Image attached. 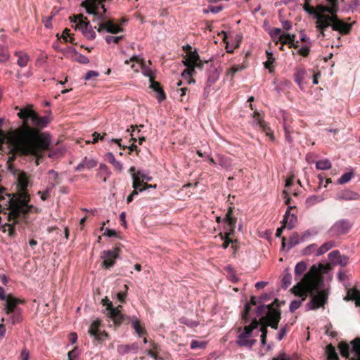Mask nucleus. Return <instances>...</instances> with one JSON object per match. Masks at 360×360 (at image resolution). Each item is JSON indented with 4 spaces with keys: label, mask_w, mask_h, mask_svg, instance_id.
<instances>
[{
    "label": "nucleus",
    "mask_w": 360,
    "mask_h": 360,
    "mask_svg": "<svg viewBox=\"0 0 360 360\" xmlns=\"http://www.w3.org/2000/svg\"><path fill=\"white\" fill-rule=\"evenodd\" d=\"M119 252L120 250L117 248L103 251L101 255V258L103 259L102 266L106 269L113 266L116 259L119 257Z\"/></svg>",
    "instance_id": "1a4fd4ad"
},
{
    "label": "nucleus",
    "mask_w": 360,
    "mask_h": 360,
    "mask_svg": "<svg viewBox=\"0 0 360 360\" xmlns=\"http://www.w3.org/2000/svg\"><path fill=\"white\" fill-rule=\"evenodd\" d=\"M108 16L105 20H100L94 21V22H98V27L97 31L98 32H101L103 30H105L107 32L112 34H117L122 32V29L120 25L115 24L111 20H108Z\"/></svg>",
    "instance_id": "9b49d317"
},
{
    "label": "nucleus",
    "mask_w": 360,
    "mask_h": 360,
    "mask_svg": "<svg viewBox=\"0 0 360 360\" xmlns=\"http://www.w3.org/2000/svg\"><path fill=\"white\" fill-rule=\"evenodd\" d=\"M133 185L132 187L135 190H139V187L143 185V181L139 178H136L134 174L132 175Z\"/></svg>",
    "instance_id": "0e129e2a"
},
{
    "label": "nucleus",
    "mask_w": 360,
    "mask_h": 360,
    "mask_svg": "<svg viewBox=\"0 0 360 360\" xmlns=\"http://www.w3.org/2000/svg\"><path fill=\"white\" fill-rule=\"evenodd\" d=\"M101 325V321L99 319L94 320L89 329V333L91 337H94L96 340L101 341V337L98 334V328Z\"/></svg>",
    "instance_id": "c85d7f7f"
},
{
    "label": "nucleus",
    "mask_w": 360,
    "mask_h": 360,
    "mask_svg": "<svg viewBox=\"0 0 360 360\" xmlns=\"http://www.w3.org/2000/svg\"><path fill=\"white\" fill-rule=\"evenodd\" d=\"M335 246L333 241H328L323 244L319 248L316 250V256H320L329 251Z\"/></svg>",
    "instance_id": "ea45409f"
},
{
    "label": "nucleus",
    "mask_w": 360,
    "mask_h": 360,
    "mask_svg": "<svg viewBox=\"0 0 360 360\" xmlns=\"http://www.w3.org/2000/svg\"><path fill=\"white\" fill-rule=\"evenodd\" d=\"M351 345L342 342L339 344L341 355L348 360H360V338H355Z\"/></svg>",
    "instance_id": "20e7f679"
},
{
    "label": "nucleus",
    "mask_w": 360,
    "mask_h": 360,
    "mask_svg": "<svg viewBox=\"0 0 360 360\" xmlns=\"http://www.w3.org/2000/svg\"><path fill=\"white\" fill-rule=\"evenodd\" d=\"M297 222V217L295 214H292L289 217L288 220H287V223L284 224L286 226V228L289 230L292 229L295 227V225Z\"/></svg>",
    "instance_id": "3c124183"
},
{
    "label": "nucleus",
    "mask_w": 360,
    "mask_h": 360,
    "mask_svg": "<svg viewBox=\"0 0 360 360\" xmlns=\"http://www.w3.org/2000/svg\"><path fill=\"white\" fill-rule=\"evenodd\" d=\"M184 63L186 67H196L198 69H202L204 64H209V61L205 60V62H202L200 59L197 51L194 50L193 51H189L187 53Z\"/></svg>",
    "instance_id": "f8f14e48"
},
{
    "label": "nucleus",
    "mask_w": 360,
    "mask_h": 360,
    "mask_svg": "<svg viewBox=\"0 0 360 360\" xmlns=\"http://www.w3.org/2000/svg\"><path fill=\"white\" fill-rule=\"evenodd\" d=\"M316 167L318 169L326 170L331 167V163L327 159L321 160L316 162Z\"/></svg>",
    "instance_id": "49530a36"
},
{
    "label": "nucleus",
    "mask_w": 360,
    "mask_h": 360,
    "mask_svg": "<svg viewBox=\"0 0 360 360\" xmlns=\"http://www.w3.org/2000/svg\"><path fill=\"white\" fill-rule=\"evenodd\" d=\"M330 26L333 30L338 31L342 34H347L350 32L352 25L340 20L337 14L335 15H329Z\"/></svg>",
    "instance_id": "9d476101"
},
{
    "label": "nucleus",
    "mask_w": 360,
    "mask_h": 360,
    "mask_svg": "<svg viewBox=\"0 0 360 360\" xmlns=\"http://www.w3.org/2000/svg\"><path fill=\"white\" fill-rule=\"evenodd\" d=\"M283 129H284V131H285V140L289 143H292V141H293V139L292 137L291 136V134L293 133V129L292 127L289 125L287 122H286V120H285V118L284 117L283 119Z\"/></svg>",
    "instance_id": "4c0bfd02"
},
{
    "label": "nucleus",
    "mask_w": 360,
    "mask_h": 360,
    "mask_svg": "<svg viewBox=\"0 0 360 360\" xmlns=\"http://www.w3.org/2000/svg\"><path fill=\"white\" fill-rule=\"evenodd\" d=\"M111 175V172L108 167L104 164H101L98 170L97 176L102 179L103 182Z\"/></svg>",
    "instance_id": "7c9ffc66"
},
{
    "label": "nucleus",
    "mask_w": 360,
    "mask_h": 360,
    "mask_svg": "<svg viewBox=\"0 0 360 360\" xmlns=\"http://www.w3.org/2000/svg\"><path fill=\"white\" fill-rule=\"evenodd\" d=\"M258 326H259V321L256 319H255L254 320H252V321L251 322V323L249 326H246L244 328V331L240 334V337L241 338H250L252 333L253 330L257 328L258 327Z\"/></svg>",
    "instance_id": "c756f323"
},
{
    "label": "nucleus",
    "mask_w": 360,
    "mask_h": 360,
    "mask_svg": "<svg viewBox=\"0 0 360 360\" xmlns=\"http://www.w3.org/2000/svg\"><path fill=\"white\" fill-rule=\"evenodd\" d=\"M106 160L113 165L114 168L118 172L122 171V165L120 162L116 160L115 155L112 153H108L105 155Z\"/></svg>",
    "instance_id": "f704fd0d"
},
{
    "label": "nucleus",
    "mask_w": 360,
    "mask_h": 360,
    "mask_svg": "<svg viewBox=\"0 0 360 360\" xmlns=\"http://www.w3.org/2000/svg\"><path fill=\"white\" fill-rule=\"evenodd\" d=\"M354 176L352 172H349L343 174L338 180L339 184H344L349 182Z\"/></svg>",
    "instance_id": "8fccbe9b"
},
{
    "label": "nucleus",
    "mask_w": 360,
    "mask_h": 360,
    "mask_svg": "<svg viewBox=\"0 0 360 360\" xmlns=\"http://www.w3.org/2000/svg\"><path fill=\"white\" fill-rule=\"evenodd\" d=\"M131 323L137 335L139 337H141L145 333V330L143 328H141L139 320L136 317H135L131 321Z\"/></svg>",
    "instance_id": "de8ad7c7"
},
{
    "label": "nucleus",
    "mask_w": 360,
    "mask_h": 360,
    "mask_svg": "<svg viewBox=\"0 0 360 360\" xmlns=\"http://www.w3.org/2000/svg\"><path fill=\"white\" fill-rule=\"evenodd\" d=\"M299 286V283H297L292 289V292L297 296L301 297L302 299L300 300H292L289 307V310L290 312L293 313L295 310H297L302 305V302L305 300L306 297L308 295H310V292L304 289L303 292H300V289L297 288Z\"/></svg>",
    "instance_id": "ddd939ff"
},
{
    "label": "nucleus",
    "mask_w": 360,
    "mask_h": 360,
    "mask_svg": "<svg viewBox=\"0 0 360 360\" xmlns=\"http://www.w3.org/2000/svg\"><path fill=\"white\" fill-rule=\"evenodd\" d=\"M281 320V317L277 316V319L274 321H269L265 324L262 325V328H260V331L262 332L261 335V343L262 345H265L266 343V335H267V326H270L271 328L276 330L278 327V323Z\"/></svg>",
    "instance_id": "aec40b11"
},
{
    "label": "nucleus",
    "mask_w": 360,
    "mask_h": 360,
    "mask_svg": "<svg viewBox=\"0 0 360 360\" xmlns=\"http://www.w3.org/2000/svg\"><path fill=\"white\" fill-rule=\"evenodd\" d=\"M56 182H50L49 186L46 188V189L44 191H38L37 194L40 195L41 200L43 201L46 200L49 198L51 191L56 186Z\"/></svg>",
    "instance_id": "58836bf2"
},
{
    "label": "nucleus",
    "mask_w": 360,
    "mask_h": 360,
    "mask_svg": "<svg viewBox=\"0 0 360 360\" xmlns=\"http://www.w3.org/2000/svg\"><path fill=\"white\" fill-rule=\"evenodd\" d=\"M179 321H180L181 323L186 325L187 326H188L190 328H193V327H195V326H197L198 325V321L188 319L186 317H181L179 319Z\"/></svg>",
    "instance_id": "6e6d98bb"
},
{
    "label": "nucleus",
    "mask_w": 360,
    "mask_h": 360,
    "mask_svg": "<svg viewBox=\"0 0 360 360\" xmlns=\"http://www.w3.org/2000/svg\"><path fill=\"white\" fill-rule=\"evenodd\" d=\"M98 162L93 158L84 157L80 163L75 168V172H82L84 169L90 170L97 166Z\"/></svg>",
    "instance_id": "f3484780"
},
{
    "label": "nucleus",
    "mask_w": 360,
    "mask_h": 360,
    "mask_svg": "<svg viewBox=\"0 0 360 360\" xmlns=\"http://www.w3.org/2000/svg\"><path fill=\"white\" fill-rule=\"evenodd\" d=\"M13 141L14 147L22 155L37 156L40 151L49 148L51 136L46 133L39 134L25 122Z\"/></svg>",
    "instance_id": "7ed1b4c3"
},
{
    "label": "nucleus",
    "mask_w": 360,
    "mask_h": 360,
    "mask_svg": "<svg viewBox=\"0 0 360 360\" xmlns=\"http://www.w3.org/2000/svg\"><path fill=\"white\" fill-rule=\"evenodd\" d=\"M15 55L17 56L18 58L17 60V64L20 67H25L27 65L30 60V56L27 53L22 52H15Z\"/></svg>",
    "instance_id": "e433bc0d"
},
{
    "label": "nucleus",
    "mask_w": 360,
    "mask_h": 360,
    "mask_svg": "<svg viewBox=\"0 0 360 360\" xmlns=\"http://www.w3.org/2000/svg\"><path fill=\"white\" fill-rule=\"evenodd\" d=\"M150 81V87L152 89H153L154 91H155L157 93L156 98H157L158 102L161 103L166 98L163 90L160 87V84L157 82H155L153 79Z\"/></svg>",
    "instance_id": "bb28decb"
},
{
    "label": "nucleus",
    "mask_w": 360,
    "mask_h": 360,
    "mask_svg": "<svg viewBox=\"0 0 360 360\" xmlns=\"http://www.w3.org/2000/svg\"><path fill=\"white\" fill-rule=\"evenodd\" d=\"M9 58L10 55L7 49L4 46L0 45V62L5 63L9 59Z\"/></svg>",
    "instance_id": "603ef678"
},
{
    "label": "nucleus",
    "mask_w": 360,
    "mask_h": 360,
    "mask_svg": "<svg viewBox=\"0 0 360 360\" xmlns=\"http://www.w3.org/2000/svg\"><path fill=\"white\" fill-rule=\"evenodd\" d=\"M18 193L6 194L8 198L4 205L10 210L9 220L13 219L15 222L25 220L28 223L27 214L33 210H37L33 205H29L30 197L27 189L32 185L30 175L22 171L15 174Z\"/></svg>",
    "instance_id": "f257e3e1"
},
{
    "label": "nucleus",
    "mask_w": 360,
    "mask_h": 360,
    "mask_svg": "<svg viewBox=\"0 0 360 360\" xmlns=\"http://www.w3.org/2000/svg\"><path fill=\"white\" fill-rule=\"evenodd\" d=\"M298 238H299V236L297 233H293L290 237L288 243H285V240H286L285 238H282V244H281L282 250L286 249L287 250H289L291 248H292L293 247H295L296 245H297L300 243Z\"/></svg>",
    "instance_id": "393cba45"
},
{
    "label": "nucleus",
    "mask_w": 360,
    "mask_h": 360,
    "mask_svg": "<svg viewBox=\"0 0 360 360\" xmlns=\"http://www.w3.org/2000/svg\"><path fill=\"white\" fill-rule=\"evenodd\" d=\"M338 199L344 200H356L359 199V195L354 191H345L338 195Z\"/></svg>",
    "instance_id": "2f4dec72"
},
{
    "label": "nucleus",
    "mask_w": 360,
    "mask_h": 360,
    "mask_svg": "<svg viewBox=\"0 0 360 360\" xmlns=\"http://www.w3.org/2000/svg\"><path fill=\"white\" fill-rule=\"evenodd\" d=\"M257 297H254V296H252L251 299H250V303H247L245 305L244 311L242 313V319L244 320V321L245 323L249 322L248 314H249V312H250V306L251 305H256L257 304Z\"/></svg>",
    "instance_id": "72a5a7b5"
},
{
    "label": "nucleus",
    "mask_w": 360,
    "mask_h": 360,
    "mask_svg": "<svg viewBox=\"0 0 360 360\" xmlns=\"http://www.w3.org/2000/svg\"><path fill=\"white\" fill-rule=\"evenodd\" d=\"M330 26L329 15H319L318 21L316 22V27L319 31V37H324L325 30Z\"/></svg>",
    "instance_id": "a211bd4d"
},
{
    "label": "nucleus",
    "mask_w": 360,
    "mask_h": 360,
    "mask_svg": "<svg viewBox=\"0 0 360 360\" xmlns=\"http://www.w3.org/2000/svg\"><path fill=\"white\" fill-rule=\"evenodd\" d=\"M82 34L90 40L94 39L96 37V33L94 31L89 22H84L83 20L79 19V28Z\"/></svg>",
    "instance_id": "412c9836"
},
{
    "label": "nucleus",
    "mask_w": 360,
    "mask_h": 360,
    "mask_svg": "<svg viewBox=\"0 0 360 360\" xmlns=\"http://www.w3.org/2000/svg\"><path fill=\"white\" fill-rule=\"evenodd\" d=\"M27 120H30L32 124L37 127L43 128L49 122V119L46 116L39 117L34 111L30 110Z\"/></svg>",
    "instance_id": "dca6fc26"
},
{
    "label": "nucleus",
    "mask_w": 360,
    "mask_h": 360,
    "mask_svg": "<svg viewBox=\"0 0 360 360\" xmlns=\"http://www.w3.org/2000/svg\"><path fill=\"white\" fill-rule=\"evenodd\" d=\"M136 178L141 179L143 180H146L148 181H150L152 180V177L149 176L148 174L146 173L143 170H139L136 173L133 174Z\"/></svg>",
    "instance_id": "4d7b16f0"
},
{
    "label": "nucleus",
    "mask_w": 360,
    "mask_h": 360,
    "mask_svg": "<svg viewBox=\"0 0 360 360\" xmlns=\"http://www.w3.org/2000/svg\"><path fill=\"white\" fill-rule=\"evenodd\" d=\"M30 110L31 109L30 108L21 109L20 112L18 113V115L20 119L25 120H27Z\"/></svg>",
    "instance_id": "e2e57ef3"
},
{
    "label": "nucleus",
    "mask_w": 360,
    "mask_h": 360,
    "mask_svg": "<svg viewBox=\"0 0 360 360\" xmlns=\"http://www.w3.org/2000/svg\"><path fill=\"white\" fill-rule=\"evenodd\" d=\"M21 302L20 299L9 295L6 300L4 311L7 314L14 313L17 310V305Z\"/></svg>",
    "instance_id": "6ab92c4d"
},
{
    "label": "nucleus",
    "mask_w": 360,
    "mask_h": 360,
    "mask_svg": "<svg viewBox=\"0 0 360 360\" xmlns=\"http://www.w3.org/2000/svg\"><path fill=\"white\" fill-rule=\"evenodd\" d=\"M317 248V245L316 244L314 243V244H311L309 245H308L307 247H306L303 250H302V255H311L313 252H314Z\"/></svg>",
    "instance_id": "13d9d810"
},
{
    "label": "nucleus",
    "mask_w": 360,
    "mask_h": 360,
    "mask_svg": "<svg viewBox=\"0 0 360 360\" xmlns=\"http://www.w3.org/2000/svg\"><path fill=\"white\" fill-rule=\"evenodd\" d=\"M353 223L347 219H342L336 221L328 230V234L330 237H338L347 234L349 232Z\"/></svg>",
    "instance_id": "423d86ee"
},
{
    "label": "nucleus",
    "mask_w": 360,
    "mask_h": 360,
    "mask_svg": "<svg viewBox=\"0 0 360 360\" xmlns=\"http://www.w3.org/2000/svg\"><path fill=\"white\" fill-rule=\"evenodd\" d=\"M139 349V346L136 342H134L131 345H119L117 347V352L120 355H124L130 352L136 354Z\"/></svg>",
    "instance_id": "4be33fe9"
},
{
    "label": "nucleus",
    "mask_w": 360,
    "mask_h": 360,
    "mask_svg": "<svg viewBox=\"0 0 360 360\" xmlns=\"http://www.w3.org/2000/svg\"><path fill=\"white\" fill-rule=\"evenodd\" d=\"M243 68L244 67L243 65H235L229 70L226 75L227 77H230L231 79H232L236 72L242 70Z\"/></svg>",
    "instance_id": "864d4df0"
},
{
    "label": "nucleus",
    "mask_w": 360,
    "mask_h": 360,
    "mask_svg": "<svg viewBox=\"0 0 360 360\" xmlns=\"http://www.w3.org/2000/svg\"><path fill=\"white\" fill-rule=\"evenodd\" d=\"M102 304L107 307L106 309L108 311V316L113 321L114 324L117 326H120L125 319V316L121 313L119 309L122 307L120 305L114 307L112 302L108 297H105L102 300ZM126 319L127 320H130L131 318L129 316H126Z\"/></svg>",
    "instance_id": "39448f33"
},
{
    "label": "nucleus",
    "mask_w": 360,
    "mask_h": 360,
    "mask_svg": "<svg viewBox=\"0 0 360 360\" xmlns=\"http://www.w3.org/2000/svg\"><path fill=\"white\" fill-rule=\"evenodd\" d=\"M310 52V45L307 44V45L303 46L298 50V53L303 56H307Z\"/></svg>",
    "instance_id": "338daca9"
},
{
    "label": "nucleus",
    "mask_w": 360,
    "mask_h": 360,
    "mask_svg": "<svg viewBox=\"0 0 360 360\" xmlns=\"http://www.w3.org/2000/svg\"><path fill=\"white\" fill-rule=\"evenodd\" d=\"M236 343L240 347H245L250 349L256 343V340H250L249 338H241L240 335L239 334L238 336V340H236Z\"/></svg>",
    "instance_id": "473e14b6"
},
{
    "label": "nucleus",
    "mask_w": 360,
    "mask_h": 360,
    "mask_svg": "<svg viewBox=\"0 0 360 360\" xmlns=\"http://www.w3.org/2000/svg\"><path fill=\"white\" fill-rule=\"evenodd\" d=\"M287 332H288V326H287V324H285L284 326L281 328L280 330L278 331V333L277 334L276 339L278 341H281L285 337Z\"/></svg>",
    "instance_id": "680f3d73"
},
{
    "label": "nucleus",
    "mask_w": 360,
    "mask_h": 360,
    "mask_svg": "<svg viewBox=\"0 0 360 360\" xmlns=\"http://www.w3.org/2000/svg\"><path fill=\"white\" fill-rule=\"evenodd\" d=\"M253 117V127H258L262 131L266 133V136H270L271 139H273V134L272 132L271 131L270 127L268 126L266 122L263 120V117L260 115L259 112L255 111Z\"/></svg>",
    "instance_id": "4468645a"
},
{
    "label": "nucleus",
    "mask_w": 360,
    "mask_h": 360,
    "mask_svg": "<svg viewBox=\"0 0 360 360\" xmlns=\"http://www.w3.org/2000/svg\"><path fill=\"white\" fill-rule=\"evenodd\" d=\"M217 160L219 162V165L224 169L231 170L234 164L233 160L226 155L217 154Z\"/></svg>",
    "instance_id": "b1692460"
},
{
    "label": "nucleus",
    "mask_w": 360,
    "mask_h": 360,
    "mask_svg": "<svg viewBox=\"0 0 360 360\" xmlns=\"http://www.w3.org/2000/svg\"><path fill=\"white\" fill-rule=\"evenodd\" d=\"M70 50H71L72 51H73L75 53V54L76 55V58H75V60L79 63H82V64H88L89 63V58L81 54V53H79L75 49L72 48V47H70L69 48Z\"/></svg>",
    "instance_id": "a18cd8bd"
},
{
    "label": "nucleus",
    "mask_w": 360,
    "mask_h": 360,
    "mask_svg": "<svg viewBox=\"0 0 360 360\" xmlns=\"http://www.w3.org/2000/svg\"><path fill=\"white\" fill-rule=\"evenodd\" d=\"M345 301H355L356 307H360V291L355 288H349L347 290V295L344 297Z\"/></svg>",
    "instance_id": "5701e85b"
},
{
    "label": "nucleus",
    "mask_w": 360,
    "mask_h": 360,
    "mask_svg": "<svg viewBox=\"0 0 360 360\" xmlns=\"http://www.w3.org/2000/svg\"><path fill=\"white\" fill-rule=\"evenodd\" d=\"M267 310H268V305L262 304L257 307L255 312L257 314V316H261L264 314H266Z\"/></svg>",
    "instance_id": "774afa93"
},
{
    "label": "nucleus",
    "mask_w": 360,
    "mask_h": 360,
    "mask_svg": "<svg viewBox=\"0 0 360 360\" xmlns=\"http://www.w3.org/2000/svg\"><path fill=\"white\" fill-rule=\"evenodd\" d=\"M336 264H340L341 266H345L349 264V257L346 255H340Z\"/></svg>",
    "instance_id": "69168bd1"
},
{
    "label": "nucleus",
    "mask_w": 360,
    "mask_h": 360,
    "mask_svg": "<svg viewBox=\"0 0 360 360\" xmlns=\"http://www.w3.org/2000/svg\"><path fill=\"white\" fill-rule=\"evenodd\" d=\"M275 304L278 307L281 306V304L278 303V299H275L272 304L268 305V310L266 315L259 319L258 321L259 324L263 325L269 323V321H274L277 319V316L281 318L280 310L273 307Z\"/></svg>",
    "instance_id": "6e6552de"
},
{
    "label": "nucleus",
    "mask_w": 360,
    "mask_h": 360,
    "mask_svg": "<svg viewBox=\"0 0 360 360\" xmlns=\"http://www.w3.org/2000/svg\"><path fill=\"white\" fill-rule=\"evenodd\" d=\"M340 256V251L339 250H333L331 251L328 255V259L330 262H332L333 264H336L337 262H335V259H338L339 258V257Z\"/></svg>",
    "instance_id": "052dcab7"
},
{
    "label": "nucleus",
    "mask_w": 360,
    "mask_h": 360,
    "mask_svg": "<svg viewBox=\"0 0 360 360\" xmlns=\"http://www.w3.org/2000/svg\"><path fill=\"white\" fill-rule=\"evenodd\" d=\"M122 37H123L122 36L114 37V36L108 35L105 37V41L108 44H110L112 43L117 44Z\"/></svg>",
    "instance_id": "bf43d9fd"
},
{
    "label": "nucleus",
    "mask_w": 360,
    "mask_h": 360,
    "mask_svg": "<svg viewBox=\"0 0 360 360\" xmlns=\"http://www.w3.org/2000/svg\"><path fill=\"white\" fill-rule=\"evenodd\" d=\"M266 55H267V60L264 63V67L266 69L269 70L270 72H272L273 70L271 69V65L274 63L275 58H274V57L273 56V53L271 52H269V51H266Z\"/></svg>",
    "instance_id": "09e8293b"
},
{
    "label": "nucleus",
    "mask_w": 360,
    "mask_h": 360,
    "mask_svg": "<svg viewBox=\"0 0 360 360\" xmlns=\"http://www.w3.org/2000/svg\"><path fill=\"white\" fill-rule=\"evenodd\" d=\"M270 34L274 41H276V44L282 41L284 39L285 33H282L281 29L280 28H274L271 30Z\"/></svg>",
    "instance_id": "c9c22d12"
},
{
    "label": "nucleus",
    "mask_w": 360,
    "mask_h": 360,
    "mask_svg": "<svg viewBox=\"0 0 360 360\" xmlns=\"http://www.w3.org/2000/svg\"><path fill=\"white\" fill-rule=\"evenodd\" d=\"M305 74L306 71L302 68L297 70L295 74V82L300 86V88H302V84L303 82Z\"/></svg>",
    "instance_id": "c03bdc74"
},
{
    "label": "nucleus",
    "mask_w": 360,
    "mask_h": 360,
    "mask_svg": "<svg viewBox=\"0 0 360 360\" xmlns=\"http://www.w3.org/2000/svg\"><path fill=\"white\" fill-rule=\"evenodd\" d=\"M323 197L321 195H312L309 196L306 200V204L307 206H313L316 203L321 202L323 200Z\"/></svg>",
    "instance_id": "37998d69"
},
{
    "label": "nucleus",
    "mask_w": 360,
    "mask_h": 360,
    "mask_svg": "<svg viewBox=\"0 0 360 360\" xmlns=\"http://www.w3.org/2000/svg\"><path fill=\"white\" fill-rule=\"evenodd\" d=\"M326 353L329 360H339L338 355L335 351V348L331 344H329L326 346Z\"/></svg>",
    "instance_id": "a19ab883"
},
{
    "label": "nucleus",
    "mask_w": 360,
    "mask_h": 360,
    "mask_svg": "<svg viewBox=\"0 0 360 360\" xmlns=\"http://www.w3.org/2000/svg\"><path fill=\"white\" fill-rule=\"evenodd\" d=\"M220 73L221 72L217 68L211 65L210 68L208 70V77L206 83L211 86L218 80Z\"/></svg>",
    "instance_id": "a878e982"
},
{
    "label": "nucleus",
    "mask_w": 360,
    "mask_h": 360,
    "mask_svg": "<svg viewBox=\"0 0 360 360\" xmlns=\"http://www.w3.org/2000/svg\"><path fill=\"white\" fill-rule=\"evenodd\" d=\"M231 214L232 209L230 207L228 210V212L226 214L225 218L224 219V220L227 222L230 231L229 233H226L224 242L221 245V247L224 249H226L229 247V244L232 243V240L229 239V236L231 234V232L233 231V229L235 228L236 219L233 217Z\"/></svg>",
    "instance_id": "2eb2a0df"
},
{
    "label": "nucleus",
    "mask_w": 360,
    "mask_h": 360,
    "mask_svg": "<svg viewBox=\"0 0 360 360\" xmlns=\"http://www.w3.org/2000/svg\"><path fill=\"white\" fill-rule=\"evenodd\" d=\"M328 6H316V19L318 21L319 15H335L339 11L338 0H326Z\"/></svg>",
    "instance_id": "0eeeda50"
},
{
    "label": "nucleus",
    "mask_w": 360,
    "mask_h": 360,
    "mask_svg": "<svg viewBox=\"0 0 360 360\" xmlns=\"http://www.w3.org/2000/svg\"><path fill=\"white\" fill-rule=\"evenodd\" d=\"M330 270V266L319 264L318 266L313 265L309 271L303 276V281L299 282L298 289L300 292L307 289L310 292L311 300L306 304L308 310H316L323 307L328 301V292L323 289V280L319 275V274H327Z\"/></svg>",
    "instance_id": "f03ea898"
},
{
    "label": "nucleus",
    "mask_w": 360,
    "mask_h": 360,
    "mask_svg": "<svg viewBox=\"0 0 360 360\" xmlns=\"http://www.w3.org/2000/svg\"><path fill=\"white\" fill-rule=\"evenodd\" d=\"M295 35L290 34H285L284 39L281 41V46H280V49H283L284 44H289L292 41H295Z\"/></svg>",
    "instance_id": "5fc2aeb1"
},
{
    "label": "nucleus",
    "mask_w": 360,
    "mask_h": 360,
    "mask_svg": "<svg viewBox=\"0 0 360 360\" xmlns=\"http://www.w3.org/2000/svg\"><path fill=\"white\" fill-rule=\"evenodd\" d=\"M292 276L289 272V269L284 270V275L282 278L283 288L287 289L291 284Z\"/></svg>",
    "instance_id": "79ce46f5"
},
{
    "label": "nucleus",
    "mask_w": 360,
    "mask_h": 360,
    "mask_svg": "<svg viewBox=\"0 0 360 360\" xmlns=\"http://www.w3.org/2000/svg\"><path fill=\"white\" fill-rule=\"evenodd\" d=\"M307 269V264L304 262H298L295 267V280L299 282H302L303 281V277H302V274Z\"/></svg>",
    "instance_id": "cd10ccee"
}]
</instances>
